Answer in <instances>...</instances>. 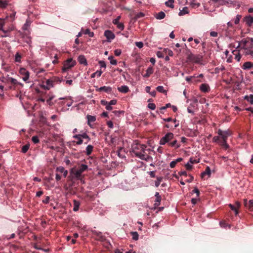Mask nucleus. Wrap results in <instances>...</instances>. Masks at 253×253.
<instances>
[{"label":"nucleus","instance_id":"nucleus-52","mask_svg":"<svg viewBox=\"0 0 253 253\" xmlns=\"http://www.w3.org/2000/svg\"><path fill=\"white\" fill-rule=\"evenodd\" d=\"M247 23L249 25L253 23V17L249 16L247 18Z\"/></svg>","mask_w":253,"mask_h":253},{"label":"nucleus","instance_id":"nucleus-25","mask_svg":"<svg viewBox=\"0 0 253 253\" xmlns=\"http://www.w3.org/2000/svg\"><path fill=\"white\" fill-rule=\"evenodd\" d=\"M50 79L52 81L54 85L55 84L60 83L62 81V79L61 78L56 76L51 78Z\"/></svg>","mask_w":253,"mask_h":253},{"label":"nucleus","instance_id":"nucleus-32","mask_svg":"<svg viewBox=\"0 0 253 253\" xmlns=\"http://www.w3.org/2000/svg\"><path fill=\"white\" fill-rule=\"evenodd\" d=\"M82 32L83 34L88 35L89 37H93L94 36V33L90 32L89 29H86L85 30L82 29Z\"/></svg>","mask_w":253,"mask_h":253},{"label":"nucleus","instance_id":"nucleus-42","mask_svg":"<svg viewBox=\"0 0 253 253\" xmlns=\"http://www.w3.org/2000/svg\"><path fill=\"white\" fill-rule=\"evenodd\" d=\"M162 180H163L162 177H157V180L155 181V185L156 187H158L159 186Z\"/></svg>","mask_w":253,"mask_h":253},{"label":"nucleus","instance_id":"nucleus-62","mask_svg":"<svg viewBox=\"0 0 253 253\" xmlns=\"http://www.w3.org/2000/svg\"><path fill=\"white\" fill-rule=\"evenodd\" d=\"M210 36L213 37H216L218 36V33L215 31H211L210 32Z\"/></svg>","mask_w":253,"mask_h":253},{"label":"nucleus","instance_id":"nucleus-28","mask_svg":"<svg viewBox=\"0 0 253 253\" xmlns=\"http://www.w3.org/2000/svg\"><path fill=\"white\" fill-rule=\"evenodd\" d=\"M93 147L91 145H88L85 149V153L86 155L89 156L92 152Z\"/></svg>","mask_w":253,"mask_h":253},{"label":"nucleus","instance_id":"nucleus-51","mask_svg":"<svg viewBox=\"0 0 253 253\" xmlns=\"http://www.w3.org/2000/svg\"><path fill=\"white\" fill-rule=\"evenodd\" d=\"M241 17H242V16L241 15H239V14L237 15L236 18L234 19V23L235 24H238L239 23Z\"/></svg>","mask_w":253,"mask_h":253},{"label":"nucleus","instance_id":"nucleus-43","mask_svg":"<svg viewBox=\"0 0 253 253\" xmlns=\"http://www.w3.org/2000/svg\"><path fill=\"white\" fill-rule=\"evenodd\" d=\"M157 90L161 93H164L166 94L167 91L164 89V87L161 85L158 86L156 88Z\"/></svg>","mask_w":253,"mask_h":253},{"label":"nucleus","instance_id":"nucleus-40","mask_svg":"<svg viewBox=\"0 0 253 253\" xmlns=\"http://www.w3.org/2000/svg\"><path fill=\"white\" fill-rule=\"evenodd\" d=\"M22 38L24 39V41L26 42L27 43H28L30 47H31L32 41L31 37L29 36L26 37L23 36Z\"/></svg>","mask_w":253,"mask_h":253},{"label":"nucleus","instance_id":"nucleus-64","mask_svg":"<svg viewBox=\"0 0 253 253\" xmlns=\"http://www.w3.org/2000/svg\"><path fill=\"white\" fill-rule=\"evenodd\" d=\"M185 166L187 170H190L192 168V166L189 163L186 164Z\"/></svg>","mask_w":253,"mask_h":253},{"label":"nucleus","instance_id":"nucleus-21","mask_svg":"<svg viewBox=\"0 0 253 253\" xmlns=\"http://www.w3.org/2000/svg\"><path fill=\"white\" fill-rule=\"evenodd\" d=\"M154 72V69L152 67H149L147 70L146 73L143 76L144 78H148L151 75H152Z\"/></svg>","mask_w":253,"mask_h":253},{"label":"nucleus","instance_id":"nucleus-18","mask_svg":"<svg viewBox=\"0 0 253 253\" xmlns=\"http://www.w3.org/2000/svg\"><path fill=\"white\" fill-rule=\"evenodd\" d=\"M230 46L235 48L234 50H237L238 52H240L241 50H243L242 40L238 42L237 46H235L233 43H231Z\"/></svg>","mask_w":253,"mask_h":253},{"label":"nucleus","instance_id":"nucleus-24","mask_svg":"<svg viewBox=\"0 0 253 253\" xmlns=\"http://www.w3.org/2000/svg\"><path fill=\"white\" fill-rule=\"evenodd\" d=\"M119 91L122 93H127L129 91V88L127 85H122L120 87H118Z\"/></svg>","mask_w":253,"mask_h":253},{"label":"nucleus","instance_id":"nucleus-34","mask_svg":"<svg viewBox=\"0 0 253 253\" xmlns=\"http://www.w3.org/2000/svg\"><path fill=\"white\" fill-rule=\"evenodd\" d=\"M244 99L250 102L251 104L253 105V94L250 95H245L244 96Z\"/></svg>","mask_w":253,"mask_h":253},{"label":"nucleus","instance_id":"nucleus-63","mask_svg":"<svg viewBox=\"0 0 253 253\" xmlns=\"http://www.w3.org/2000/svg\"><path fill=\"white\" fill-rule=\"evenodd\" d=\"M198 200L199 198L198 197H197L196 198H192L191 201L192 204L195 205L197 203Z\"/></svg>","mask_w":253,"mask_h":253},{"label":"nucleus","instance_id":"nucleus-36","mask_svg":"<svg viewBox=\"0 0 253 253\" xmlns=\"http://www.w3.org/2000/svg\"><path fill=\"white\" fill-rule=\"evenodd\" d=\"M189 13L188 8L187 7H184L182 8V10H180L179 12L178 15L179 16L183 15L186 14H187Z\"/></svg>","mask_w":253,"mask_h":253},{"label":"nucleus","instance_id":"nucleus-3","mask_svg":"<svg viewBox=\"0 0 253 253\" xmlns=\"http://www.w3.org/2000/svg\"><path fill=\"white\" fill-rule=\"evenodd\" d=\"M87 168L88 167L87 165L85 164H82L78 169H72L71 170V173L76 179L81 180L82 173L85 171Z\"/></svg>","mask_w":253,"mask_h":253},{"label":"nucleus","instance_id":"nucleus-11","mask_svg":"<svg viewBox=\"0 0 253 253\" xmlns=\"http://www.w3.org/2000/svg\"><path fill=\"white\" fill-rule=\"evenodd\" d=\"M54 84L50 79H49L46 81V84L42 85V87L46 90H49L51 88L54 87Z\"/></svg>","mask_w":253,"mask_h":253},{"label":"nucleus","instance_id":"nucleus-15","mask_svg":"<svg viewBox=\"0 0 253 253\" xmlns=\"http://www.w3.org/2000/svg\"><path fill=\"white\" fill-rule=\"evenodd\" d=\"M170 147L174 148V149H178L181 147V144L175 139L170 142L169 143V146Z\"/></svg>","mask_w":253,"mask_h":253},{"label":"nucleus","instance_id":"nucleus-54","mask_svg":"<svg viewBox=\"0 0 253 253\" xmlns=\"http://www.w3.org/2000/svg\"><path fill=\"white\" fill-rule=\"evenodd\" d=\"M82 137L83 138L86 139L87 140V142L90 140V138L89 136L87 135L86 132H84L82 133Z\"/></svg>","mask_w":253,"mask_h":253},{"label":"nucleus","instance_id":"nucleus-37","mask_svg":"<svg viewBox=\"0 0 253 253\" xmlns=\"http://www.w3.org/2000/svg\"><path fill=\"white\" fill-rule=\"evenodd\" d=\"M8 79L10 81L11 83L13 84H19V85H22V84H21V83L18 82L17 81V80L16 79H14V78H13L12 77H8Z\"/></svg>","mask_w":253,"mask_h":253},{"label":"nucleus","instance_id":"nucleus-60","mask_svg":"<svg viewBox=\"0 0 253 253\" xmlns=\"http://www.w3.org/2000/svg\"><path fill=\"white\" fill-rule=\"evenodd\" d=\"M65 169L63 167H59L56 168V171L59 172L60 173H63Z\"/></svg>","mask_w":253,"mask_h":253},{"label":"nucleus","instance_id":"nucleus-39","mask_svg":"<svg viewBox=\"0 0 253 253\" xmlns=\"http://www.w3.org/2000/svg\"><path fill=\"white\" fill-rule=\"evenodd\" d=\"M211 169H210V168L209 167H207L206 169H205V171L203 172L202 173H201V176L203 177L206 174H208L209 175H211Z\"/></svg>","mask_w":253,"mask_h":253},{"label":"nucleus","instance_id":"nucleus-33","mask_svg":"<svg viewBox=\"0 0 253 253\" xmlns=\"http://www.w3.org/2000/svg\"><path fill=\"white\" fill-rule=\"evenodd\" d=\"M8 4L7 0H0V8L2 9L5 8Z\"/></svg>","mask_w":253,"mask_h":253},{"label":"nucleus","instance_id":"nucleus-38","mask_svg":"<svg viewBox=\"0 0 253 253\" xmlns=\"http://www.w3.org/2000/svg\"><path fill=\"white\" fill-rule=\"evenodd\" d=\"M102 73V71L101 70H97V71L92 73L91 75V78H93L95 76H97V77H99L101 76Z\"/></svg>","mask_w":253,"mask_h":253},{"label":"nucleus","instance_id":"nucleus-8","mask_svg":"<svg viewBox=\"0 0 253 253\" xmlns=\"http://www.w3.org/2000/svg\"><path fill=\"white\" fill-rule=\"evenodd\" d=\"M14 28L15 27L14 25L12 24L9 25L7 28H4V27H3L2 30H1L0 31H1L4 34V35H2L1 37L4 38L8 37L9 33L11 31H13L14 30Z\"/></svg>","mask_w":253,"mask_h":253},{"label":"nucleus","instance_id":"nucleus-61","mask_svg":"<svg viewBox=\"0 0 253 253\" xmlns=\"http://www.w3.org/2000/svg\"><path fill=\"white\" fill-rule=\"evenodd\" d=\"M107 125L110 128H112L113 127V123L111 121H107Z\"/></svg>","mask_w":253,"mask_h":253},{"label":"nucleus","instance_id":"nucleus-9","mask_svg":"<svg viewBox=\"0 0 253 253\" xmlns=\"http://www.w3.org/2000/svg\"><path fill=\"white\" fill-rule=\"evenodd\" d=\"M104 35L106 38L108 42H111L115 37V34L110 30H106Z\"/></svg>","mask_w":253,"mask_h":253},{"label":"nucleus","instance_id":"nucleus-41","mask_svg":"<svg viewBox=\"0 0 253 253\" xmlns=\"http://www.w3.org/2000/svg\"><path fill=\"white\" fill-rule=\"evenodd\" d=\"M173 3H174L173 0H169L168 1H167L165 2V4L167 6L172 8L174 7Z\"/></svg>","mask_w":253,"mask_h":253},{"label":"nucleus","instance_id":"nucleus-59","mask_svg":"<svg viewBox=\"0 0 253 253\" xmlns=\"http://www.w3.org/2000/svg\"><path fill=\"white\" fill-rule=\"evenodd\" d=\"M148 107L151 110H154L156 108V105L154 103H149Z\"/></svg>","mask_w":253,"mask_h":253},{"label":"nucleus","instance_id":"nucleus-49","mask_svg":"<svg viewBox=\"0 0 253 253\" xmlns=\"http://www.w3.org/2000/svg\"><path fill=\"white\" fill-rule=\"evenodd\" d=\"M229 206L230 207V208L231 209V210L232 211H235L236 215H237L238 214V211L237 209V208H236L234 205L230 204L229 205Z\"/></svg>","mask_w":253,"mask_h":253},{"label":"nucleus","instance_id":"nucleus-55","mask_svg":"<svg viewBox=\"0 0 253 253\" xmlns=\"http://www.w3.org/2000/svg\"><path fill=\"white\" fill-rule=\"evenodd\" d=\"M135 45L137 47H138L139 48H141L143 46V43L142 42H135Z\"/></svg>","mask_w":253,"mask_h":253},{"label":"nucleus","instance_id":"nucleus-1","mask_svg":"<svg viewBox=\"0 0 253 253\" xmlns=\"http://www.w3.org/2000/svg\"><path fill=\"white\" fill-rule=\"evenodd\" d=\"M132 152L136 157L141 160L147 162L153 161V158L150 155L153 151L150 148H147V146L145 144L138 142L133 143L132 146Z\"/></svg>","mask_w":253,"mask_h":253},{"label":"nucleus","instance_id":"nucleus-47","mask_svg":"<svg viewBox=\"0 0 253 253\" xmlns=\"http://www.w3.org/2000/svg\"><path fill=\"white\" fill-rule=\"evenodd\" d=\"M131 234L133 240L136 241L138 239L139 235L137 232H132L131 233Z\"/></svg>","mask_w":253,"mask_h":253},{"label":"nucleus","instance_id":"nucleus-56","mask_svg":"<svg viewBox=\"0 0 253 253\" xmlns=\"http://www.w3.org/2000/svg\"><path fill=\"white\" fill-rule=\"evenodd\" d=\"M44 72H45V70L43 68L36 69L35 71V72L36 73L37 75H39L40 73H43Z\"/></svg>","mask_w":253,"mask_h":253},{"label":"nucleus","instance_id":"nucleus-58","mask_svg":"<svg viewBox=\"0 0 253 253\" xmlns=\"http://www.w3.org/2000/svg\"><path fill=\"white\" fill-rule=\"evenodd\" d=\"M98 63L101 68H106V63L104 61H102V60L99 61Z\"/></svg>","mask_w":253,"mask_h":253},{"label":"nucleus","instance_id":"nucleus-22","mask_svg":"<svg viewBox=\"0 0 253 253\" xmlns=\"http://www.w3.org/2000/svg\"><path fill=\"white\" fill-rule=\"evenodd\" d=\"M253 67V63L251 62H246L243 65L242 68L244 70L250 69Z\"/></svg>","mask_w":253,"mask_h":253},{"label":"nucleus","instance_id":"nucleus-44","mask_svg":"<svg viewBox=\"0 0 253 253\" xmlns=\"http://www.w3.org/2000/svg\"><path fill=\"white\" fill-rule=\"evenodd\" d=\"M108 59L110 60V63L112 65H116L117 64V60L115 59L112 56L108 57Z\"/></svg>","mask_w":253,"mask_h":253},{"label":"nucleus","instance_id":"nucleus-35","mask_svg":"<svg viewBox=\"0 0 253 253\" xmlns=\"http://www.w3.org/2000/svg\"><path fill=\"white\" fill-rule=\"evenodd\" d=\"M80 204L79 201H77L76 200L74 201V208H73V211H77L79 209Z\"/></svg>","mask_w":253,"mask_h":253},{"label":"nucleus","instance_id":"nucleus-31","mask_svg":"<svg viewBox=\"0 0 253 253\" xmlns=\"http://www.w3.org/2000/svg\"><path fill=\"white\" fill-rule=\"evenodd\" d=\"M22 56L19 52H16L14 56V61L15 62L21 63V62Z\"/></svg>","mask_w":253,"mask_h":253},{"label":"nucleus","instance_id":"nucleus-57","mask_svg":"<svg viewBox=\"0 0 253 253\" xmlns=\"http://www.w3.org/2000/svg\"><path fill=\"white\" fill-rule=\"evenodd\" d=\"M192 193H196L197 197H199L200 195V191L197 187H195L194 188V189L192 190Z\"/></svg>","mask_w":253,"mask_h":253},{"label":"nucleus","instance_id":"nucleus-14","mask_svg":"<svg viewBox=\"0 0 253 253\" xmlns=\"http://www.w3.org/2000/svg\"><path fill=\"white\" fill-rule=\"evenodd\" d=\"M86 119L87 120V124L90 127H93V126L91 124L92 123L96 121V117L94 116L87 115L86 116Z\"/></svg>","mask_w":253,"mask_h":253},{"label":"nucleus","instance_id":"nucleus-10","mask_svg":"<svg viewBox=\"0 0 253 253\" xmlns=\"http://www.w3.org/2000/svg\"><path fill=\"white\" fill-rule=\"evenodd\" d=\"M121 18V16H118L117 18L114 19L112 21V23L117 26V27L121 30V31L124 29V25L123 23H121L119 22V20Z\"/></svg>","mask_w":253,"mask_h":253},{"label":"nucleus","instance_id":"nucleus-29","mask_svg":"<svg viewBox=\"0 0 253 253\" xmlns=\"http://www.w3.org/2000/svg\"><path fill=\"white\" fill-rule=\"evenodd\" d=\"M182 160V159L181 158H178L176 159V160L172 161L170 162L169 164V166L171 168H173L175 167L176 164L180 161Z\"/></svg>","mask_w":253,"mask_h":253},{"label":"nucleus","instance_id":"nucleus-2","mask_svg":"<svg viewBox=\"0 0 253 253\" xmlns=\"http://www.w3.org/2000/svg\"><path fill=\"white\" fill-rule=\"evenodd\" d=\"M243 53L246 55H250L253 57V39H244L242 40Z\"/></svg>","mask_w":253,"mask_h":253},{"label":"nucleus","instance_id":"nucleus-5","mask_svg":"<svg viewBox=\"0 0 253 253\" xmlns=\"http://www.w3.org/2000/svg\"><path fill=\"white\" fill-rule=\"evenodd\" d=\"M76 64V61L75 60H74L72 58H69L64 62L62 70L63 72H67L75 66Z\"/></svg>","mask_w":253,"mask_h":253},{"label":"nucleus","instance_id":"nucleus-30","mask_svg":"<svg viewBox=\"0 0 253 253\" xmlns=\"http://www.w3.org/2000/svg\"><path fill=\"white\" fill-rule=\"evenodd\" d=\"M166 14L163 11H161L155 15V18L157 19L161 20L165 17Z\"/></svg>","mask_w":253,"mask_h":253},{"label":"nucleus","instance_id":"nucleus-50","mask_svg":"<svg viewBox=\"0 0 253 253\" xmlns=\"http://www.w3.org/2000/svg\"><path fill=\"white\" fill-rule=\"evenodd\" d=\"M32 141L34 144H37L39 142V139L38 136H34L32 137Z\"/></svg>","mask_w":253,"mask_h":253},{"label":"nucleus","instance_id":"nucleus-13","mask_svg":"<svg viewBox=\"0 0 253 253\" xmlns=\"http://www.w3.org/2000/svg\"><path fill=\"white\" fill-rule=\"evenodd\" d=\"M74 138L77 139V141H74L76 144L80 145L83 144V140L82 137V134H75L73 136Z\"/></svg>","mask_w":253,"mask_h":253},{"label":"nucleus","instance_id":"nucleus-7","mask_svg":"<svg viewBox=\"0 0 253 253\" xmlns=\"http://www.w3.org/2000/svg\"><path fill=\"white\" fill-rule=\"evenodd\" d=\"M217 133L221 137L222 140H227L228 137L232 135V132L229 129L223 131L219 129L218 130Z\"/></svg>","mask_w":253,"mask_h":253},{"label":"nucleus","instance_id":"nucleus-53","mask_svg":"<svg viewBox=\"0 0 253 253\" xmlns=\"http://www.w3.org/2000/svg\"><path fill=\"white\" fill-rule=\"evenodd\" d=\"M5 25V19L2 18H0V31L2 30L3 27H4Z\"/></svg>","mask_w":253,"mask_h":253},{"label":"nucleus","instance_id":"nucleus-20","mask_svg":"<svg viewBox=\"0 0 253 253\" xmlns=\"http://www.w3.org/2000/svg\"><path fill=\"white\" fill-rule=\"evenodd\" d=\"M78 62L81 64H83L84 65H87V64L86 59L84 55H79L78 58Z\"/></svg>","mask_w":253,"mask_h":253},{"label":"nucleus","instance_id":"nucleus-4","mask_svg":"<svg viewBox=\"0 0 253 253\" xmlns=\"http://www.w3.org/2000/svg\"><path fill=\"white\" fill-rule=\"evenodd\" d=\"M173 138V133L172 132H168L160 139L159 144L161 145H164L167 144L169 146V143L170 142L171 140H172Z\"/></svg>","mask_w":253,"mask_h":253},{"label":"nucleus","instance_id":"nucleus-27","mask_svg":"<svg viewBox=\"0 0 253 253\" xmlns=\"http://www.w3.org/2000/svg\"><path fill=\"white\" fill-rule=\"evenodd\" d=\"M31 22L29 19H27L25 23L23 25L22 27V30L24 31H27L28 30V28L30 26Z\"/></svg>","mask_w":253,"mask_h":253},{"label":"nucleus","instance_id":"nucleus-19","mask_svg":"<svg viewBox=\"0 0 253 253\" xmlns=\"http://www.w3.org/2000/svg\"><path fill=\"white\" fill-rule=\"evenodd\" d=\"M97 90L99 91H104L107 93H110L112 91V88L110 86H103L98 88Z\"/></svg>","mask_w":253,"mask_h":253},{"label":"nucleus","instance_id":"nucleus-23","mask_svg":"<svg viewBox=\"0 0 253 253\" xmlns=\"http://www.w3.org/2000/svg\"><path fill=\"white\" fill-rule=\"evenodd\" d=\"M232 53L235 55V59L239 62L241 58V55L240 54V52H238L237 50H233Z\"/></svg>","mask_w":253,"mask_h":253},{"label":"nucleus","instance_id":"nucleus-45","mask_svg":"<svg viewBox=\"0 0 253 253\" xmlns=\"http://www.w3.org/2000/svg\"><path fill=\"white\" fill-rule=\"evenodd\" d=\"M225 70V68L223 66L221 65L219 67H216L214 69L215 73L218 74L220 71H223Z\"/></svg>","mask_w":253,"mask_h":253},{"label":"nucleus","instance_id":"nucleus-6","mask_svg":"<svg viewBox=\"0 0 253 253\" xmlns=\"http://www.w3.org/2000/svg\"><path fill=\"white\" fill-rule=\"evenodd\" d=\"M19 73L22 80L26 83H29L30 73L25 68H20L19 70Z\"/></svg>","mask_w":253,"mask_h":253},{"label":"nucleus","instance_id":"nucleus-46","mask_svg":"<svg viewBox=\"0 0 253 253\" xmlns=\"http://www.w3.org/2000/svg\"><path fill=\"white\" fill-rule=\"evenodd\" d=\"M29 147H30L29 144H26V145H24L22 147V149H21L22 152L23 153H26L27 152V151L28 150Z\"/></svg>","mask_w":253,"mask_h":253},{"label":"nucleus","instance_id":"nucleus-26","mask_svg":"<svg viewBox=\"0 0 253 253\" xmlns=\"http://www.w3.org/2000/svg\"><path fill=\"white\" fill-rule=\"evenodd\" d=\"M189 3L192 7H198L200 4L196 0H189Z\"/></svg>","mask_w":253,"mask_h":253},{"label":"nucleus","instance_id":"nucleus-48","mask_svg":"<svg viewBox=\"0 0 253 253\" xmlns=\"http://www.w3.org/2000/svg\"><path fill=\"white\" fill-rule=\"evenodd\" d=\"M221 146H222L225 149H227L229 147V145L227 143V140H223L222 143L221 144Z\"/></svg>","mask_w":253,"mask_h":253},{"label":"nucleus","instance_id":"nucleus-16","mask_svg":"<svg viewBox=\"0 0 253 253\" xmlns=\"http://www.w3.org/2000/svg\"><path fill=\"white\" fill-rule=\"evenodd\" d=\"M200 89L202 92L204 93L208 92L210 90V86L207 84H202L200 86Z\"/></svg>","mask_w":253,"mask_h":253},{"label":"nucleus","instance_id":"nucleus-17","mask_svg":"<svg viewBox=\"0 0 253 253\" xmlns=\"http://www.w3.org/2000/svg\"><path fill=\"white\" fill-rule=\"evenodd\" d=\"M245 206L248 208L251 211H253V200H251L248 202L247 199L244 200Z\"/></svg>","mask_w":253,"mask_h":253},{"label":"nucleus","instance_id":"nucleus-12","mask_svg":"<svg viewBox=\"0 0 253 253\" xmlns=\"http://www.w3.org/2000/svg\"><path fill=\"white\" fill-rule=\"evenodd\" d=\"M155 196L156 197V199L155 200L154 206L155 208H157L161 204L162 198L159 192H156Z\"/></svg>","mask_w":253,"mask_h":253}]
</instances>
